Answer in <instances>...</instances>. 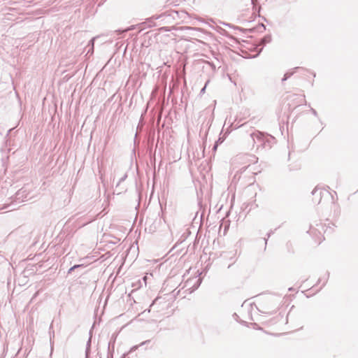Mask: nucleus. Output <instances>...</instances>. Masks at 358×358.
<instances>
[{"label": "nucleus", "mask_w": 358, "mask_h": 358, "mask_svg": "<svg viewBox=\"0 0 358 358\" xmlns=\"http://www.w3.org/2000/svg\"><path fill=\"white\" fill-rule=\"evenodd\" d=\"M80 265H74L73 267H71V268H70L69 272H70V271H73V270H74V269H75V268H76L80 267Z\"/></svg>", "instance_id": "obj_1"}]
</instances>
